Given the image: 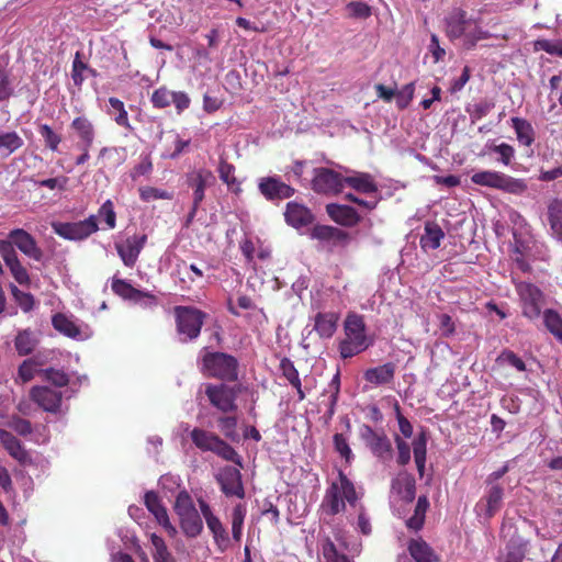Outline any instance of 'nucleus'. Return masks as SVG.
Returning <instances> with one entry per match:
<instances>
[{
	"mask_svg": "<svg viewBox=\"0 0 562 562\" xmlns=\"http://www.w3.org/2000/svg\"><path fill=\"white\" fill-rule=\"evenodd\" d=\"M358 494L353 483L342 470H338L337 480L327 487L321 508L328 516H336L346 510V504L356 506Z\"/></svg>",
	"mask_w": 562,
	"mask_h": 562,
	"instance_id": "1",
	"label": "nucleus"
},
{
	"mask_svg": "<svg viewBox=\"0 0 562 562\" xmlns=\"http://www.w3.org/2000/svg\"><path fill=\"white\" fill-rule=\"evenodd\" d=\"M446 35L451 41L463 38V47L468 50L473 49L479 41L490 37L488 32L472 22L462 9L453 10L446 19Z\"/></svg>",
	"mask_w": 562,
	"mask_h": 562,
	"instance_id": "2",
	"label": "nucleus"
},
{
	"mask_svg": "<svg viewBox=\"0 0 562 562\" xmlns=\"http://www.w3.org/2000/svg\"><path fill=\"white\" fill-rule=\"evenodd\" d=\"M345 338L339 341L338 350L342 359L352 358L367 350L371 342L366 334L362 315L349 312L344 322Z\"/></svg>",
	"mask_w": 562,
	"mask_h": 562,
	"instance_id": "3",
	"label": "nucleus"
},
{
	"mask_svg": "<svg viewBox=\"0 0 562 562\" xmlns=\"http://www.w3.org/2000/svg\"><path fill=\"white\" fill-rule=\"evenodd\" d=\"M238 368L237 358L226 352L206 351L201 358V372L224 382H236Z\"/></svg>",
	"mask_w": 562,
	"mask_h": 562,
	"instance_id": "4",
	"label": "nucleus"
},
{
	"mask_svg": "<svg viewBox=\"0 0 562 562\" xmlns=\"http://www.w3.org/2000/svg\"><path fill=\"white\" fill-rule=\"evenodd\" d=\"M471 181L481 187L503 191L513 195H524L528 190L527 181L514 178L507 173L495 170H482L471 176Z\"/></svg>",
	"mask_w": 562,
	"mask_h": 562,
	"instance_id": "5",
	"label": "nucleus"
},
{
	"mask_svg": "<svg viewBox=\"0 0 562 562\" xmlns=\"http://www.w3.org/2000/svg\"><path fill=\"white\" fill-rule=\"evenodd\" d=\"M173 510L179 517L180 528L187 538H196L202 533L203 520L188 491L182 490L178 493Z\"/></svg>",
	"mask_w": 562,
	"mask_h": 562,
	"instance_id": "6",
	"label": "nucleus"
},
{
	"mask_svg": "<svg viewBox=\"0 0 562 562\" xmlns=\"http://www.w3.org/2000/svg\"><path fill=\"white\" fill-rule=\"evenodd\" d=\"M193 445L201 451H211L227 461L239 462L236 450L218 435L202 428H193L190 432Z\"/></svg>",
	"mask_w": 562,
	"mask_h": 562,
	"instance_id": "7",
	"label": "nucleus"
},
{
	"mask_svg": "<svg viewBox=\"0 0 562 562\" xmlns=\"http://www.w3.org/2000/svg\"><path fill=\"white\" fill-rule=\"evenodd\" d=\"M240 393L238 385L226 383H209L205 385V395L210 404L222 414H234L238 409L237 398Z\"/></svg>",
	"mask_w": 562,
	"mask_h": 562,
	"instance_id": "8",
	"label": "nucleus"
},
{
	"mask_svg": "<svg viewBox=\"0 0 562 562\" xmlns=\"http://www.w3.org/2000/svg\"><path fill=\"white\" fill-rule=\"evenodd\" d=\"M175 316L179 334L184 335L190 340L199 337L206 318L203 311L193 306H176Z\"/></svg>",
	"mask_w": 562,
	"mask_h": 562,
	"instance_id": "9",
	"label": "nucleus"
},
{
	"mask_svg": "<svg viewBox=\"0 0 562 562\" xmlns=\"http://www.w3.org/2000/svg\"><path fill=\"white\" fill-rule=\"evenodd\" d=\"M52 228L65 239L83 240L98 232L99 226L97 216L90 215L88 218L78 222H54Z\"/></svg>",
	"mask_w": 562,
	"mask_h": 562,
	"instance_id": "10",
	"label": "nucleus"
},
{
	"mask_svg": "<svg viewBox=\"0 0 562 562\" xmlns=\"http://www.w3.org/2000/svg\"><path fill=\"white\" fill-rule=\"evenodd\" d=\"M201 515L213 537L214 544L220 552H225L231 546L229 535L221 519L213 513L211 506L203 498L198 499Z\"/></svg>",
	"mask_w": 562,
	"mask_h": 562,
	"instance_id": "11",
	"label": "nucleus"
},
{
	"mask_svg": "<svg viewBox=\"0 0 562 562\" xmlns=\"http://www.w3.org/2000/svg\"><path fill=\"white\" fill-rule=\"evenodd\" d=\"M345 186V177L341 173L329 168H315L312 179V189L314 192L326 195H336L340 193Z\"/></svg>",
	"mask_w": 562,
	"mask_h": 562,
	"instance_id": "12",
	"label": "nucleus"
},
{
	"mask_svg": "<svg viewBox=\"0 0 562 562\" xmlns=\"http://www.w3.org/2000/svg\"><path fill=\"white\" fill-rule=\"evenodd\" d=\"M258 191L272 203L290 199L295 194V189L282 181L279 176L261 177L258 181Z\"/></svg>",
	"mask_w": 562,
	"mask_h": 562,
	"instance_id": "13",
	"label": "nucleus"
},
{
	"mask_svg": "<svg viewBox=\"0 0 562 562\" xmlns=\"http://www.w3.org/2000/svg\"><path fill=\"white\" fill-rule=\"evenodd\" d=\"M4 243H9L13 249L16 247L23 255L34 261L43 260L44 252L37 245L36 239L23 228L10 231Z\"/></svg>",
	"mask_w": 562,
	"mask_h": 562,
	"instance_id": "14",
	"label": "nucleus"
},
{
	"mask_svg": "<svg viewBox=\"0 0 562 562\" xmlns=\"http://www.w3.org/2000/svg\"><path fill=\"white\" fill-rule=\"evenodd\" d=\"M361 438L366 441L371 452L382 462H387L393 458V448L391 440L384 432H376L371 426L363 425L361 428Z\"/></svg>",
	"mask_w": 562,
	"mask_h": 562,
	"instance_id": "15",
	"label": "nucleus"
},
{
	"mask_svg": "<svg viewBox=\"0 0 562 562\" xmlns=\"http://www.w3.org/2000/svg\"><path fill=\"white\" fill-rule=\"evenodd\" d=\"M0 256L2 257L5 266L10 270L13 279L23 286H29L31 278L27 269L23 266L18 257L15 249L11 247L9 243L0 239Z\"/></svg>",
	"mask_w": 562,
	"mask_h": 562,
	"instance_id": "16",
	"label": "nucleus"
},
{
	"mask_svg": "<svg viewBox=\"0 0 562 562\" xmlns=\"http://www.w3.org/2000/svg\"><path fill=\"white\" fill-rule=\"evenodd\" d=\"M111 289L115 295L123 300L131 301L133 303H140L142 300H146V305H158V299L156 295L134 288L124 279L113 277Z\"/></svg>",
	"mask_w": 562,
	"mask_h": 562,
	"instance_id": "17",
	"label": "nucleus"
},
{
	"mask_svg": "<svg viewBox=\"0 0 562 562\" xmlns=\"http://www.w3.org/2000/svg\"><path fill=\"white\" fill-rule=\"evenodd\" d=\"M221 491L227 497H245V488L241 481V473L237 468L225 467L216 477Z\"/></svg>",
	"mask_w": 562,
	"mask_h": 562,
	"instance_id": "18",
	"label": "nucleus"
},
{
	"mask_svg": "<svg viewBox=\"0 0 562 562\" xmlns=\"http://www.w3.org/2000/svg\"><path fill=\"white\" fill-rule=\"evenodd\" d=\"M522 304V315L531 321L537 319L541 314L543 301L542 292L533 284H524L519 290Z\"/></svg>",
	"mask_w": 562,
	"mask_h": 562,
	"instance_id": "19",
	"label": "nucleus"
},
{
	"mask_svg": "<svg viewBox=\"0 0 562 562\" xmlns=\"http://www.w3.org/2000/svg\"><path fill=\"white\" fill-rule=\"evenodd\" d=\"M147 241V235H133L123 243H116L115 249L126 267H134L138 256Z\"/></svg>",
	"mask_w": 562,
	"mask_h": 562,
	"instance_id": "20",
	"label": "nucleus"
},
{
	"mask_svg": "<svg viewBox=\"0 0 562 562\" xmlns=\"http://www.w3.org/2000/svg\"><path fill=\"white\" fill-rule=\"evenodd\" d=\"M144 503L146 508L154 515L157 522L167 531L169 537H175L178 531L176 527L170 522L167 509L161 503L158 494L154 491L146 492L144 496Z\"/></svg>",
	"mask_w": 562,
	"mask_h": 562,
	"instance_id": "21",
	"label": "nucleus"
},
{
	"mask_svg": "<svg viewBox=\"0 0 562 562\" xmlns=\"http://www.w3.org/2000/svg\"><path fill=\"white\" fill-rule=\"evenodd\" d=\"M30 398L45 412L57 413L61 406L63 394L48 386L36 385L30 390Z\"/></svg>",
	"mask_w": 562,
	"mask_h": 562,
	"instance_id": "22",
	"label": "nucleus"
},
{
	"mask_svg": "<svg viewBox=\"0 0 562 562\" xmlns=\"http://www.w3.org/2000/svg\"><path fill=\"white\" fill-rule=\"evenodd\" d=\"M311 238L329 243L333 247L345 246L349 243V233L329 225H314L310 233Z\"/></svg>",
	"mask_w": 562,
	"mask_h": 562,
	"instance_id": "23",
	"label": "nucleus"
},
{
	"mask_svg": "<svg viewBox=\"0 0 562 562\" xmlns=\"http://www.w3.org/2000/svg\"><path fill=\"white\" fill-rule=\"evenodd\" d=\"M214 181L211 170L201 168L187 175V183L193 190L194 206L199 207L204 199L205 188Z\"/></svg>",
	"mask_w": 562,
	"mask_h": 562,
	"instance_id": "24",
	"label": "nucleus"
},
{
	"mask_svg": "<svg viewBox=\"0 0 562 562\" xmlns=\"http://www.w3.org/2000/svg\"><path fill=\"white\" fill-rule=\"evenodd\" d=\"M326 212L335 223L341 226L352 227L361 221L357 210L349 205L329 203L326 205Z\"/></svg>",
	"mask_w": 562,
	"mask_h": 562,
	"instance_id": "25",
	"label": "nucleus"
},
{
	"mask_svg": "<svg viewBox=\"0 0 562 562\" xmlns=\"http://www.w3.org/2000/svg\"><path fill=\"white\" fill-rule=\"evenodd\" d=\"M284 218L285 222L294 228L307 226L315 220L311 210L304 204L297 202H289L286 204Z\"/></svg>",
	"mask_w": 562,
	"mask_h": 562,
	"instance_id": "26",
	"label": "nucleus"
},
{
	"mask_svg": "<svg viewBox=\"0 0 562 562\" xmlns=\"http://www.w3.org/2000/svg\"><path fill=\"white\" fill-rule=\"evenodd\" d=\"M396 372V364L394 362H386L384 364L369 368L363 373V379L371 385L379 386L391 384L394 381Z\"/></svg>",
	"mask_w": 562,
	"mask_h": 562,
	"instance_id": "27",
	"label": "nucleus"
},
{
	"mask_svg": "<svg viewBox=\"0 0 562 562\" xmlns=\"http://www.w3.org/2000/svg\"><path fill=\"white\" fill-rule=\"evenodd\" d=\"M70 130L78 138V145L91 147L95 138V127L91 120L86 115L76 116L70 123Z\"/></svg>",
	"mask_w": 562,
	"mask_h": 562,
	"instance_id": "28",
	"label": "nucleus"
},
{
	"mask_svg": "<svg viewBox=\"0 0 562 562\" xmlns=\"http://www.w3.org/2000/svg\"><path fill=\"white\" fill-rule=\"evenodd\" d=\"M339 314L336 312H318L314 316V329L323 339L331 338L338 327Z\"/></svg>",
	"mask_w": 562,
	"mask_h": 562,
	"instance_id": "29",
	"label": "nucleus"
},
{
	"mask_svg": "<svg viewBox=\"0 0 562 562\" xmlns=\"http://www.w3.org/2000/svg\"><path fill=\"white\" fill-rule=\"evenodd\" d=\"M409 555L415 562H439V555L422 538L411 539L407 544Z\"/></svg>",
	"mask_w": 562,
	"mask_h": 562,
	"instance_id": "30",
	"label": "nucleus"
},
{
	"mask_svg": "<svg viewBox=\"0 0 562 562\" xmlns=\"http://www.w3.org/2000/svg\"><path fill=\"white\" fill-rule=\"evenodd\" d=\"M443 238L445 233L439 224L436 222H426L419 244L425 251L435 250L440 247Z\"/></svg>",
	"mask_w": 562,
	"mask_h": 562,
	"instance_id": "31",
	"label": "nucleus"
},
{
	"mask_svg": "<svg viewBox=\"0 0 562 562\" xmlns=\"http://www.w3.org/2000/svg\"><path fill=\"white\" fill-rule=\"evenodd\" d=\"M510 125L515 131L519 145L530 147L535 143L536 132L528 120L514 116L510 119Z\"/></svg>",
	"mask_w": 562,
	"mask_h": 562,
	"instance_id": "32",
	"label": "nucleus"
},
{
	"mask_svg": "<svg viewBox=\"0 0 562 562\" xmlns=\"http://www.w3.org/2000/svg\"><path fill=\"white\" fill-rule=\"evenodd\" d=\"M24 146V139L15 131H4L0 127V155L8 157Z\"/></svg>",
	"mask_w": 562,
	"mask_h": 562,
	"instance_id": "33",
	"label": "nucleus"
},
{
	"mask_svg": "<svg viewBox=\"0 0 562 562\" xmlns=\"http://www.w3.org/2000/svg\"><path fill=\"white\" fill-rule=\"evenodd\" d=\"M345 184L360 193L369 194L378 192V186L374 182L373 177L367 172H359L355 176L345 177Z\"/></svg>",
	"mask_w": 562,
	"mask_h": 562,
	"instance_id": "34",
	"label": "nucleus"
},
{
	"mask_svg": "<svg viewBox=\"0 0 562 562\" xmlns=\"http://www.w3.org/2000/svg\"><path fill=\"white\" fill-rule=\"evenodd\" d=\"M547 215L552 235L562 241V200H551L548 205Z\"/></svg>",
	"mask_w": 562,
	"mask_h": 562,
	"instance_id": "35",
	"label": "nucleus"
},
{
	"mask_svg": "<svg viewBox=\"0 0 562 562\" xmlns=\"http://www.w3.org/2000/svg\"><path fill=\"white\" fill-rule=\"evenodd\" d=\"M37 344L38 340L30 328L20 330L14 339V347L19 356L31 355Z\"/></svg>",
	"mask_w": 562,
	"mask_h": 562,
	"instance_id": "36",
	"label": "nucleus"
},
{
	"mask_svg": "<svg viewBox=\"0 0 562 562\" xmlns=\"http://www.w3.org/2000/svg\"><path fill=\"white\" fill-rule=\"evenodd\" d=\"M52 325L57 331L69 338H77L81 333L79 326L63 313L53 315Z\"/></svg>",
	"mask_w": 562,
	"mask_h": 562,
	"instance_id": "37",
	"label": "nucleus"
},
{
	"mask_svg": "<svg viewBox=\"0 0 562 562\" xmlns=\"http://www.w3.org/2000/svg\"><path fill=\"white\" fill-rule=\"evenodd\" d=\"M218 176L233 193L239 194L241 192L240 182L235 177V166L233 164L225 159H221L218 165Z\"/></svg>",
	"mask_w": 562,
	"mask_h": 562,
	"instance_id": "38",
	"label": "nucleus"
},
{
	"mask_svg": "<svg viewBox=\"0 0 562 562\" xmlns=\"http://www.w3.org/2000/svg\"><path fill=\"white\" fill-rule=\"evenodd\" d=\"M528 542L520 537H513L506 546V555L503 562H522L527 552Z\"/></svg>",
	"mask_w": 562,
	"mask_h": 562,
	"instance_id": "39",
	"label": "nucleus"
},
{
	"mask_svg": "<svg viewBox=\"0 0 562 562\" xmlns=\"http://www.w3.org/2000/svg\"><path fill=\"white\" fill-rule=\"evenodd\" d=\"M150 542H151V557L154 562H177L175 557L169 551L165 540L156 535H150Z\"/></svg>",
	"mask_w": 562,
	"mask_h": 562,
	"instance_id": "40",
	"label": "nucleus"
},
{
	"mask_svg": "<svg viewBox=\"0 0 562 562\" xmlns=\"http://www.w3.org/2000/svg\"><path fill=\"white\" fill-rule=\"evenodd\" d=\"M429 507V502L426 496H419L415 506L414 515L406 520V526L409 529L418 531L425 524L426 512Z\"/></svg>",
	"mask_w": 562,
	"mask_h": 562,
	"instance_id": "41",
	"label": "nucleus"
},
{
	"mask_svg": "<svg viewBox=\"0 0 562 562\" xmlns=\"http://www.w3.org/2000/svg\"><path fill=\"white\" fill-rule=\"evenodd\" d=\"M543 324L548 331L562 344V317L552 308H547L543 312Z\"/></svg>",
	"mask_w": 562,
	"mask_h": 562,
	"instance_id": "42",
	"label": "nucleus"
},
{
	"mask_svg": "<svg viewBox=\"0 0 562 562\" xmlns=\"http://www.w3.org/2000/svg\"><path fill=\"white\" fill-rule=\"evenodd\" d=\"M247 508L245 504H236L232 510V536L236 542L241 541L244 521L246 518Z\"/></svg>",
	"mask_w": 562,
	"mask_h": 562,
	"instance_id": "43",
	"label": "nucleus"
},
{
	"mask_svg": "<svg viewBox=\"0 0 562 562\" xmlns=\"http://www.w3.org/2000/svg\"><path fill=\"white\" fill-rule=\"evenodd\" d=\"M490 486L485 499H486V515L488 517L494 516L502 506V499L504 495V488L499 484H487Z\"/></svg>",
	"mask_w": 562,
	"mask_h": 562,
	"instance_id": "44",
	"label": "nucleus"
},
{
	"mask_svg": "<svg viewBox=\"0 0 562 562\" xmlns=\"http://www.w3.org/2000/svg\"><path fill=\"white\" fill-rule=\"evenodd\" d=\"M322 553L325 562H352L348 555L338 550V547L329 537H326L322 542Z\"/></svg>",
	"mask_w": 562,
	"mask_h": 562,
	"instance_id": "45",
	"label": "nucleus"
},
{
	"mask_svg": "<svg viewBox=\"0 0 562 562\" xmlns=\"http://www.w3.org/2000/svg\"><path fill=\"white\" fill-rule=\"evenodd\" d=\"M10 293L14 302L24 313H30L35 307V297L30 292H24L18 288V285L10 283Z\"/></svg>",
	"mask_w": 562,
	"mask_h": 562,
	"instance_id": "46",
	"label": "nucleus"
},
{
	"mask_svg": "<svg viewBox=\"0 0 562 562\" xmlns=\"http://www.w3.org/2000/svg\"><path fill=\"white\" fill-rule=\"evenodd\" d=\"M109 104L112 109L111 114H114V121L119 126L125 127L127 130H133L130 120L127 111L125 110V105L123 101L115 97L109 98Z\"/></svg>",
	"mask_w": 562,
	"mask_h": 562,
	"instance_id": "47",
	"label": "nucleus"
},
{
	"mask_svg": "<svg viewBox=\"0 0 562 562\" xmlns=\"http://www.w3.org/2000/svg\"><path fill=\"white\" fill-rule=\"evenodd\" d=\"M220 431L227 439L235 440L237 438V417L231 414H222L216 419Z\"/></svg>",
	"mask_w": 562,
	"mask_h": 562,
	"instance_id": "48",
	"label": "nucleus"
},
{
	"mask_svg": "<svg viewBox=\"0 0 562 562\" xmlns=\"http://www.w3.org/2000/svg\"><path fill=\"white\" fill-rule=\"evenodd\" d=\"M38 374H41L45 381L52 383L56 387L67 386L70 381L69 375L60 369H42L38 371Z\"/></svg>",
	"mask_w": 562,
	"mask_h": 562,
	"instance_id": "49",
	"label": "nucleus"
},
{
	"mask_svg": "<svg viewBox=\"0 0 562 562\" xmlns=\"http://www.w3.org/2000/svg\"><path fill=\"white\" fill-rule=\"evenodd\" d=\"M42 364L43 363L35 357L25 359L19 366L18 380H20L22 383L30 382L35 376V373H38L40 370H37V368Z\"/></svg>",
	"mask_w": 562,
	"mask_h": 562,
	"instance_id": "50",
	"label": "nucleus"
},
{
	"mask_svg": "<svg viewBox=\"0 0 562 562\" xmlns=\"http://www.w3.org/2000/svg\"><path fill=\"white\" fill-rule=\"evenodd\" d=\"M38 133L46 148L52 151H58L59 145L63 142L60 134L56 133L48 124H40Z\"/></svg>",
	"mask_w": 562,
	"mask_h": 562,
	"instance_id": "51",
	"label": "nucleus"
},
{
	"mask_svg": "<svg viewBox=\"0 0 562 562\" xmlns=\"http://www.w3.org/2000/svg\"><path fill=\"white\" fill-rule=\"evenodd\" d=\"M486 148L492 153L498 154V161L505 166H509L515 157V148L507 143H502L498 145L491 143L486 145Z\"/></svg>",
	"mask_w": 562,
	"mask_h": 562,
	"instance_id": "52",
	"label": "nucleus"
},
{
	"mask_svg": "<svg viewBox=\"0 0 562 562\" xmlns=\"http://www.w3.org/2000/svg\"><path fill=\"white\" fill-rule=\"evenodd\" d=\"M139 198L144 202H150L154 200H171L172 193L155 187H140L138 189Z\"/></svg>",
	"mask_w": 562,
	"mask_h": 562,
	"instance_id": "53",
	"label": "nucleus"
},
{
	"mask_svg": "<svg viewBox=\"0 0 562 562\" xmlns=\"http://www.w3.org/2000/svg\"><path fill=\"white\" fill-rule=\"evenodd\" d=\"M172 95L173 91H170L167 87H160L153 92L150 102L156 109H165L171 104Z\"/></svg>",
	"mask_w": 562,
	"mask_h": 562,
	"instance_id": "54",
	"label": "nucleus"
},
{
	"mask_svg": "<svg viewBox=\"0 0 562 562\" xmlns=\"http://www.w3.org/2000/svg\"><path fill=\"white\" fill-rule=\"evenodd\" d=\"M415 83L409 82L405 85L401 90L395 91L396 106L400 110L406 109L412 100L414 99Z\"/></svg>",
	"mask_w": 562,
	"mask_h": 562,
	"instance_id": "55",
	"label": "nucleus"
},
{
	"mask_svg": "<svg viewBox=\"0 0 562 562\" xmlns=\"http://www.w3.org/2000/svg\"><path fill=\"white\" fill-rule=\"evenodd\" d=\"M98 216L103 220L109 229H113L116 225V213L111 200H106L99 209Z\"/></svg>",
	"mask_w": 562,
	"mask_h": 562,
	"instance_id": "56",
	"label": "nucleus"
},
{
	"mask_svg": "<svg viewBox=\"0 0 562 562\" xmlns=\"http://www.w3.org/2000/svg\"><path fill=\"white\" fill-rule=\"evenodd\" d=\"M346 8L355 19H368L372 14L371 7L362 1H350Z\"/></svg>",
	"mask_w": 562,
	"mask_h": 562,
	"instance_id": "57",
	"label": "nucleus"
},
{
	"mask_svg": "<svg viewBox=\"0 0 562 562\" xmlns=\"http://www.w3.org/2000/svg\"><path fill=\"white\" fill-rule=\"evenodd\" d=\"M9 427L13 429L20 436H29L33 431V427L30 420L24 419L18 415H13L9 423Z\"/></svg>",
	"mask_w": 562,
	"mask_h": 562,
	"instance_id": "58",
	"label": "nucleus"
},
{
	"mask_svg": "<svg viewBox=\"0 0 562 562\" xmlns=\"http://www.w3.org/2000/svg\"><path fill=\"white\" fill-rule=\"evenodd\" d=\"M535 48L543 50L550 55L562 57V41L538 40L535 43Z\"/></svg>",
	"mask_w": 562,
	"mask_h": 562,
	"instance_id": "59",
	"label": "nucleus"
},
{
	"mask_svg": "<svg viewBox=\"0 0 562 562\" xmlns=\"http://www.w3.org/2000/svg\"><path fill=\"white\" fill-rule=\"evenodd\" d=\"M178 273L183 274V277L180 278L182 283H186L187 279L189 282H194L196 278L203 277V271L194 263L188 266L186 262H182V265L178 266Z\"/></svg>",
	"mask_w": 562,
	"mask_h": 562,
	"instance_id": "60",
	"label": "nucleus"
},
{
	"mask_svg": "<svg viewBox=\"0 0 562 562\" xmlns=\"http://www.w3.org/2000/svg\"><path fill=\"white\" fill-rule=\"evenodd\" d=\"M88 70V65L81 60V53L77 52L72 61L71 78L76 86H80L85 80L82 72Z\"/></svg>",
	"mask_w": 562,
	"mask_h": 562,
	"instance_id": "61",
	"label": "nucleus"
},
{
	"mask_svg": "<svg viewBox=\"0 0 562 562\" xmlns=\"http://www.w3.org/2000/svg\"><path fill=\"white\" fill-rule=\"evenodd\" d=\"M153 171V161L149 155L142 157L140 161L131 171V178L135 181L142 176H149Z\"/></svg>",
	"mask_w": 562,
	"mask_h": 562,
	"instance_id": "62",
	"label": "nucleus"
},
{
	"mask_svg": "<svg viewBox=\"0 0 562 562\" xmlns=\"http://www.w3.org/2000/svg\"><path fill=\"white\" fill-rule=\"evenodd\" d=\"M395 443L397 448V463L402 467L406 465L411 461V447L398 435L395 436Z\"/></svg>",
	"mask_w": 562,
	"mask_h": 562,
	"instance_id": "63",
	"label": "nucleus"
},
{
	"mask_svg": "<svg viewBox=\"0 0 562 562\" xmlns=\"http://www.w3.org/2000/svg\"><path fill=\"white\" fill-rule=\"evenodd\" d=\"M279 369L282 373V376L288 381L292 382L293 380H296L300 378L299 371L295 368L293 361L289 359L288 357H283L280 360Z\"/></svg>",
	"mask_w": 562,
	"mask_h": 562,
	"instance_id": "64",
	"label": "nucleus"
}]
</instances>
